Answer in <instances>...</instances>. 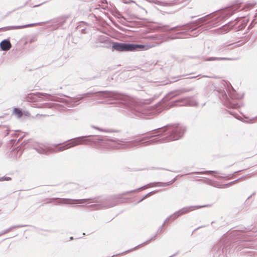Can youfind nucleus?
Returning <instances> with one entry per match:
<instances>
[{"label": "nucleus", "instance_id": "nucleus-31", "mask_svg": "<svg viewBox=\"0 0 257 257\" xmlns=\"http://www.w3.org/2000/svg\"><path fill=\"white\" fill-rule=\"evenodd\" d=\"M225 46L223 45L219 46L217 48V50L218 52H222L225 50Z\"/></svg>", "mask_w": 257, "mask_h": 257}, {"label": "nucleus", "instance_id": "nucleus-47", "mask_svg": "<svg viewBox=\"0 0 257 257\" xmlns=\"http://www.w3.org/2000/svg\"><path fill=\"white\" fill-rule=\"evenodd\" d=\"M170 39L171 40H173V39H174V38H173V37H172V38H170Z\"/></svg>", "mask_w": 257, "mask_h": 257}, {"label": "nucleus", "instance_id": "nucleus-44", "mask_svg": "<svg viewBox=\"0 0 257 257\" xmlns=\"http://www.w3.org/2000/svg\"><path fill=\"white\" fill-rule=\"evenodd\" d=\"M21 155H22V152H21V151H20V152H19V157H20Z\"/></svg>", "mask_w": 257, "mask_h": 257}, {"label": "nucleus", "instance_id": "nucleus-39", "mask_svg": "<svg viewBox=\"0 0 257 257\" xmlns=\"http://www.w3.org/2000/svg\"><path fill=\"white\" fill-rule=\"evenodd\" d=\"M255 192H253L251 195L248 197L247 199H249V198H250L252 195H254L255 194Z\"/></svg>", "mask_w": 257, "mask_h": 257}, {"label": "nucleus", "instance_id": "nucleus-21", "mask_svg": "<svg viewBox=\"0 0 257 257\" xmlns=\"http://www.w3.org/2000/svg\"><path fill=\"white\" fill-rule=\"evenodd\" d=\"M68 149V146L67 144L63 146H61L60 147H58L54 150H51V152H62L65 150Z\"/></svg>", "mask_w": 257, "mask_h": 257}, {"label": "nucleus", "instance_id": "nucleus-22", "mask_svg": "<svg viewBox=\"0 0 257 257\" xmlns=\"http://www.w3.org/2000/svg\"><path fill=\"white\" fill-rule=\"evenodd\" d=\"M223 60H230V59L225 57H209L206 59L207 61H219Z\"/></svg>", "mask_w": 257, "mask_h": 257}, {"label": "nucleus", "instance_id": "nucleus-50", "mask_svg": "<svg viewBox=\"0 0 257 257\" xmlns=\"http://www.w3.org/2000/svg\"><path fill=\"white\" fill-rule=\"evenodd\" d=\"M244 241H248V240H243Z\"/></svg>", "mask_w": 257, "mask_h": 257}, {"label": "nucleus", "instance_id": "nucleus-17", "mask_svg": "<svg viewBox=\"0 0 257 257\" xmlns=\"http://www.w3.org/2000/svg\"><path fill=\"white\" fill-rule=\"evenodd\" d=\"M69 17V15L62 16L57 18V22L60 25H63Z\"/></svg>", "mask_w": 257, "mask_h": 257}, {"label": "nucleus", "instance_id": "nucleus-9", "mask_svg": "<svg viewBox=\"0 0 257 257\" xmlns=\"http://www.w3.org/2000/svg\"><path fill=\"white\" fill-rule=\"evenodd\" d=\"M238 9V6H234L233 7L227 8L215 14L216 16V18L218 19V21L216 23H213L211 24L213 27H215L218 26L219 24V21L220 20H223L227 18V17H230L234 12L236 11Z\"/></svg>", "mask_w": 257, "mask_h": 257}, {"label": "nucleus", "instance_id": "nucleus-33", "mask_svg": "<svg viewBox=\"0 0 257 257\" xmlns=\"http://www.w3.org/2000/svg\"><path fill=\"white\" fill-rule=\"evenodd\" d=\"M104 1H106V0H104ZM100 7V6H99ZM107 8V3L106 2L105 3L102 2V6H101V8L103 9H105Z\"/></svg>", "mask_w": 257, "mask_h": 257}, {"label": "nucleus", "instance_id": "nucleus-41", "mask_svg": "<svg viewBox=\"0 0 257 257\" xmlns=\"http://www.w3.org/2000/svg\"><path fill=\"white\" fill-rule=\"evenodd\" d=\"M257 17V9H256V13L255 14V15H254V17L256 18Z\"/></svg>", "mask_w": 257, "mask_h": 257}, {"label": "nucleus", "instance_id": "nucleus-34", "mask_svg": "<svg viewBox=\"0 0 257 257\" xmlns=\"http://www.w3.org/2000/svg\"><path fill=\"white\" fill-rule=\"evenodd\" d=\"M11 231L10 229H9V228L3 230L1 233H0V236L3 235V234H5Z\"/></svg>", "mask_w": 257, "mask_h": 257}, {"label": "nucleus", "instance_id": "nucleus-36", "mask_svg": "<svg viewBox=\"0 0 257 257\" xmlns=\"http://www.w3.org/2000/svg\"><path fill=\"white\" fill-rule=\"evenodd\" d=\"M22 226H23V225H14V226H12L10 227H9V229L11 231L14 228L21 227H22Z\"/></svg>", "mask_w": 257, "mask_h": 257}, {"label": "nucleus", "instance_id": "nucleus-49", "mask_svg": "<svg viewBox=\"0 0 257 257\" xmlns=\"http://www.w3.org/2000/svg\"><path fill=\"white\" fill-rule=\"evenodd\" d=\"M147 242V241L145 242H144L143 244H146Z\"/></svg>", "mask_w": 257, "mask_h": 257}, {"label": "nucleus", "instance_id": "nucleus-46", "mask_svg": "<svg viewBox=\"0 0 257 257\" xmlns=\"http://www.w3.org/2000/svg\"><path fill=\"white\" fill-rule=\"evenodd\" d=\"M142 245V244L138 245L137 246H136V247H135L134 248H137V247L140 246V245Z\"/></svg>", "mask_w": 257, "mask_h": 257}, {"label": "nucleus", "instance_id": "nucleus-6", "mask_svg": "<svg viewBox=\"0 0 257 257\" xmlns=\"http://www.w3.org/2000/svg\"><path fill=\"white\" fill-rule=\"evenodd\" d=\"M211 18V15H207L203 17H202L197 20L193 22L191 24H187L186 25H182V26H177L176 27L171 28L170 29H167L169 27L168 25H163L162 26H159V28L160 29V30L162 32H170L171 31H173L175 30H190L192 31L194 30L193 29V27L191 26V25H193V27L199 26V25H202L208 23L207 22L209 19Z\"/></svg>", "mask_w": 257, "mask_h": 257}, {"label": "nucleus", "instance_id": "nucleus-32", "mask_svg": "<svg viewBox=\"0 0 257 257\" xmlns=\"http://www.w3.org/2000/svg\"><path fill=\"white\" fill-rule=\"evenodd\" d=\"M228 27L226 26V25L223 26L220 29L221 31H223V32H227L228 31Z\"/></svg>", "mask_w": 257, "mask_h": 257}, {"label": "nucleus", "instance_id": "nucleus-13", "mask_svg": "<svg viewBox=\"0 0 257 257\" xmlns=\"http://www.w3.org/2000/svg\"><path fill=\"white\" fill-rule=\"evenodd\" d=\"M29 97H32L35 101H39L40 100H46L50 99V95L47 93H33L29 95Z\"/></svg>", "mask_w": 257, "mask_h": 257}, {"label": "nucleus", "instance_id": "nucleus-16", "mask_svg": "<svg viewBox=\"0 0 257 257\" xmlns=\"http://www.w3.org/2000/svg\"><path fill=\"white\" fill-rule=\"evenodd\" d=\"M36 24H30L25 25L21 26H9L6 28V30H15V29H20L25 28L29 27H32L36 25Z\"/></svg>", "mask_w": 257, "mask_h": 257}, {"label": "nucleus", "instance_id": "nucleus-27", "mask_svg": "<svg viewBox=\"0 0 257 257\" xmlns=\"http://www.w3.org/2000/svg\"><path fill=\"white\" fill-rule=\"evenodd\" d=\"M151 2L156 5H160V6H165V3L160 1L159 0H152Z\"/></svg>", "mask_w": 257, "mask_h": 257}, {"label": "nucleus", "instance_id": "nucleus-20", "mask_svg": "<svg viewBox=\"0 0 257 257\" xmlns=\"http://www.w3.org/2000/svg\"><path fill=\"white\" fill-rule=\"evenodd\" d=\"M97 40L99 43L107 44L109 41V39L108 37L102 35L98 38Z\"/></svg>", "mask_w": 257, "mask_h": 257}, {"label": "nucleus", "instance_id": "nucleus-12", "mask_svg": "<svg viewBox=\"0 0 257 257\" xmlns=\"http://www.w3.org/2000/svg\"><path fill=\"white\" fill-rule=\"evenodd\" d=\"M90 136H82L69 140L68 141L70 142L67 144L68 149L82 144L83 142L86 141L84 140V138L89 137Z\"/></svg>", "mask_w": 257, "mask_h": 257}, {"label": "nucleus", "instance_id": "nucleus-2", "mask_svg": "<svg viewBox=\"0 0 257 257\" xmlns=\"http://www.w3.org/2000/svg\"><path fill=\"white\" fill-rule=\"evenodd\" d=\"M117 198H112L108 199L98 200L97 199H91V203H94V204L90 205L87 206L88 208L91 210L103 209L109 207H112L117 205L118 202ZM91 200L90 199H71L68 198H53L49 199L47 202L48 203L55 202V204H74V201H77L79 204L84 203L86 200Z\"/></svg>", "mask_w": 257, "mask_h": 257}, {"label": "nucleus", "instance_id": "nucleus-37", "mask_svg": "<svg viewBox=\"0 0 257 257\" xmlns=\"http://www.w3.org/2000/svg\"><path fill=\"white\" fill-rule=\"evenodd\" d=\"M11 180V178L9 177H4L2 178V179H1L2 181H4V180L9 181Z\"/></svg>", "mask_w": 257, "mask_h": 257}, {"label": "nucleus", "instance_id": "nucleus-38", "mask_svg": "<svg viewBox=\"0 0 257 257\" xmlns=\"http://www.w3.org/2000/svg\"><path fill=\"white\" fill-rule=\"evenodd\" d=\"M93 128H94L95 129H96V130H99L100 131H103L102 129L99 128H98L97 127H96V126H93Z\"/></svg>", "mask_w": 257, "mask_h": 257}, {"label": "nucleus", "instance_id": "nucleus-35", "mask_svg": "<svg viewBox=\"0 0 257 257\" xmlns=\"http://www.w3.org/2000/svg\"><path fill=\"white\" fill-rule=\"evenodd\" d=\"M240 233H241V232L239 231H238V230H234L231 232V233L233 235H240Z\"/></svg>", "mask_w": 257, "mask_h": 257}, {"label": "nucleus", "instance_id": "nucleus-43", "mask_svg": "<svg viewBox=\"0 0 257 257\" xmlns=\"http://www.w3.org/2000/svg\"><path fill=\"white\" fill-rule=\"evenodd\" d=\"M237 180L236 181H233V182H230L229 184H233L234 182H236Z\"/></svg>", "mask_w": 257, "mask_h": 257}, {"label": "nucleus", "instance_id": "nucleus-18", "mask_svg": "<svg viewBox=\"0 0 257 257\" xmlns=\"http://www.w3.org/2000/svg\"><path fill=\"white\" fill-rule=\"evenodd\" d=\"M130 47H131V51H135L137 49L142 50L145 47V46L143 45H138V44H130Z\"/></svg>", "mask_w": 257, "mask_h": 257}, {"label": "nucleus", "instance_id": "nucleus-8", "mask_svg": "<svg viewBox=\"0 0 257 257\" xmlns=\"http://www.w3.org/2000/svg\"><path fill=\"white\" fill-rule=\"evenodd\" d=\"M210 205H201V206H191L189 207H184L180 210H179L178 211L175 212L174 214L171 215L170 216H169L168 218H167L164 223L162 224V225L158 229L157 232H160L162 231V228L165 225V224L167 223L170 219H172V220H175L176 218H177L179 216L187 213L189 212H191L192 211H193L194 210L201 208L202 207H205L209 206Z\"/></svg>", "mask_w": 257, "mask_h": 257}, {"label": "nucleus", "instance_id": "nucleus-15", "mask_svg": "<svg viewBox=\"0 0 257 257\" xmlns=\"http://www.w3.org/2000/svg\"><path fill=\"white\" fill-rule=\"evenodd\" d=\"M11 47V44L9 40H4L0 43V47L3 51H8Z\"/></svg>", "mask_w": 257, "mask_h": 257}, {"label": "nucleus", "instance_id": "nucleus-48", "mask_svg": "<svg viewBox=\"0 0 257 257\" xmlns=\"http://www.w3.org/2000/svg\"><path fill=\"white\" fill-rule=\"evenodd\" d=\"M70 239H71V240L73 239V237H70Z\"/></svg>", "mask_w": 257, "mask_h": 257}, {"label": "nucleus", "instance_id": "nucleus-1", "mask_svg": "<svg viewBox=\"0 0 257 257\" xmlns=\"http://www.w3.org/2000/svg\"><path fill=\"white\" fill-rule=\"evenodd\" d=\"M94 94L95 99L101 100L105 99V103L107 104H113L115 103V101L120 100L123 101L125 104H128L130 97L128 96L123 94L118 93L117 91H89L87 93L79 95L76 98H71L70 100V104L75 106L79 103V101L82 99L90 95Z\"/></svg>", "mask_w": 257, "mask_h": 257}, {"label": "nucleus", "instance_id": "nucleus-19", "mask_svg": "<svg viewBox=\"0 0 257 257\" xmlns=\"http://www.w3.org/2000/svg\"><path fill=\"white\" fill-rule=\"evenodd\" d=\"M176 181L175 179H173L171 181L166 183L157 182L155 183L154 186H167L172 184Z\"/></svg>", "mask_w": 257, "mask_h": 257}, {"label": "nucleus", "instance_id": "nucleus-3", "mask_svg": "<svg viewBox=\"0 0 257 257\" xmlns=\"http://www.w3.org/2000/svg\"><path fill=\"white\" fill-rule=\"evenodd\" d=\"M161 129H163V128H159L151 131V135L147 136L142 138V139H137L132 141L126 142L123 140H106L103 139H98V140L101 141L102 142V146L106 148H112L116 149L132 148L137 146L142 141H144L154 137L162 135V134L159 133L160 130Z\"/></svg>", "mask_w": 257, "mask_h": 257}, {"label": "nucleus", "instance_id": "nucleus-14", "mask_svg": "<svg viewBox=\"0 0 257 257\" xmlns=\"http://www.w3.org/2000/svg\"><path fill=\"white\" fill-rule=\"evenodd\" d=\"M34 149L39 154H47L51 152V149H47L43 145H37L34 146Z\"/></svg>", "mask_w": 257, "mask_h": 257}, {"label": "nucleus", "instance_id": "nucleus-30", "mask_svg": "<svg viewBox=\"0 0 257 257\" xmlns=\"http://www.w3.org/2000/svg\"><path fill=\"white\" fill-rule=\"evenodd\" d=\"M229 107L232 108H237L240 107V105L238 103H231Z\"/></svg>", "mask_w": 257, "mask_h": 257}, {"label": "nucleus", "instance_id": "nucleus-5", "mask_svg": "<svg viewBox=\"0 0 257 257\" xmlns=\"http://www.w3.org/2000/svg\"><path fill=\"white\" fill-rule=\"evenodd\" d=\"M235 245L229 243L227 239H222L213 247L212 253L214 257H228V254H229L233 252V247Z\"/></svg>", "mask_w": 257, "mask_h": 257}, {"label": "nucleus", "instance_id": "nucleus-29", "mask_svg": "<svg viewBox=\"0 0 257 257\" xmlns=\"http://www.w3.org/2000/svg\"><path fill=\"white\" fill-rule=\"evenodd\" d=\"M154 193H155V191H152L151 192L148 193L142 199H141L140 201H139L138 203L141 202L145 199L147 198V197H148L150 196L151 195H152V194H153Z\"/></svg>", "mask_w": 257, "mask_h": 257}, {"label": "nucleus", "instance_id": "nucleus-10", "mask_svg": "<svg viewBox=\"0 0 257 257\" xmlns=\"http://www.w3.org/2000/svg\"><path fill=\"white\" fill-rule=\"evenodd\" d=\"M112 49L119 52L131 51L130 44L112 42Z\"/></svg>", "mask_w": 257, "mask_h": 257}, {"label": "nucleus", "instance_id": "nucleus-4", "mask_svg": "<svg viewBox=\"0 0 257 257\" xmlns=\"http://www.w3.org/2000/svg\"><path fill=\"white\" fill-rule=\"evenodd\" d=\"M164 132L167 131L168 136L162 139H154L143 143L144 146L154 145L158 143H165L177 140L181 138L186 131L185 127L179 125H168L164 126Z\"/></svg>", "mask_w": 257, "mask_h": 257}, {"label": "nucleus", "instance_id": "nucleus-45", "mask_svg": "<svg viewBox=\"0 0 257 257\" xmlns=\"http://www.w3.org/2000/svg\"><path fill=\"white\" fill-rule=\"evenodd\" d=\"M59 145V144L55 145H54V147H57V146H58Z\"/></svg>", "mask_w": 257, "mask_h": 257}, {"label": "nucleus", "instance_id": "nucleus-23", "mask_svg": "<svg viewBox=\"0 0 257 257\" xmlns=\"http://www.w3.org/2000/svg\"><path fill=\"white\" fill-rule=\"evenodd\" d=\"M13 113L17 116L18 118L21 117L23 115V113L21 110L19 108H15L14 109Z\"/></svg>", "mask_w": 257, "mask_h": 257}, {"label": "nucleus", "instance_id": "nucleus-7", "mask_svg": "<svg viewBox=\"0 0 257 257\" xmlns=\"http://www.w3.org/2000/svg\"><path fill=\"white\" fill-rule=\"evenodd\" d=\"M132 113L137 116L145 117L159 113L161 111L156 109V107L147 106L136 105L132 108Z\"/></svg>", "mask_w": 257, "mask_h": 257}, {"label": "nucleus", "instance_id": "nucleus-24", "mask_svg": "<svg viewBox=\"0 0 257 257\" xmlns=\"http://www.w3.org/2000/svg\"><path fill=\"white\" fill-rule=\"evenodd\" d=\"M147 188V185H145L144 186H143L142 187H140L137 189H135V190H131L130 191H127V192H124L123 193V195H126V194H128L130 193H132V192H136L138 191H140L141 190V189H144V188Z\"/></svg>", "mask_w": 257, "mask_h": 257}, {"label": "nucleus", "instance_id": "nucleus-25", "mask_svg": "<svg viewBox=\"0 0 257 257\" xmlns=\"http://www.w3.org/2000/svg\"><path fill=\"white\" fill-rule=\"evenodd\" d=\"M213 173H217L216 171H202V172H196L194 173V174H210Z\"/></svg>", "mask_w": 257, "mask_h": 257}, {"label": "nucleus", "instance_id": "nucleus-40", "mask_svg": "<svg viewBox=\"0 0 257 257\" xmlns=\"http://www.w3.org/2000/svg\"><path fill=\"white\" fill-rule=\"evenodd\" d=\"M241 245V246L239 247V248H241V247H246V246H245V245Z\"/></svg>", "mask_w": 257, "mask_h": 257}, {"label": "nucleus", "instance_id": "nucleus-42", "mask_svg": "<svg viewBox=\"0 0 257 257\" xmlns=\"http://www.w3.org/2000/svg\"><path fill=\"white\" fill-rule=\"evenodd\" d=\"M41 5V4L37 5H35V6H34V7H38V6H40Z\"/></svg>", "mask_w": 257, "mask_h": 257}, {"label": "nucleus", "instance_id": "nucleus-28", "mask_svg": "<svg viewBox=\"0 0 257 257\" xmlns=\"http://www.w3.org/2000/svg\"><path fill=\"white\" fill-rule=\"evenodd\" d=\"M179 94V92L178 91L172 92L168 94V97L171 98L178 95Z\"/></svg>", "mask_w": 257, "mask_h": 257}, {"label": "nucleus", "instance_id": "nucleus-26", "mask_svg": "<svg viewBox=\"0 0 257 257\" xmlns=\"http://www.w3.org/2000/svg\"><path fill=\"white\" fill-rule=\"evenodd\" d=\"M229 95L232 99H237L239 98V96L235 94V92L233 89L232 92H230Z\"/></svg>", "mask_w": 257, "mask_h": 257}, {"label": "nucleus", "instance_id": "nucleus-11", "mask_svg": "<svg viewBox=\"0 0 257 257\" xmlns=\"http://www.w3.org/2000/svg\"><path fill=\"white\" fill-rule=\"evenodd\" d=\"M178 102H181L182 104L181 106H197L198 103L194 99L189 97H184L180 98L174 102V105H177L176 103Z\"/></svg>", "mask_w": 257, "mask_h": 257}]
</instances>
